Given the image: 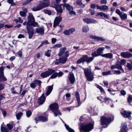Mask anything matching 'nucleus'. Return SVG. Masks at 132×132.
Masks as SVG:
<instances>
[{
	"label": "nucleus",
	"instance_id": "nucleus-42",
	"mask_svg": "<svg viewBox=\"0 0 132 132\" xmlns=\"http://www.w3.org/2000/svg\"><path fill=\"white\" fill-rule=\"evenodd\" d=\"M1 132H8L9 131L8 129L6 127L1 126Z\"/></svg>",
	"mask_w": 132,
	"mask_h": 132
},
{
	"label": "nucleus",
	"instance_id": "nucleus-9",
	"mask_svg": "<svg viewBox=\"0 0 132 132\" xmlns=\"http://www.w3.org/2000/svg\"><path fill=\"white\" fill-rule=\"evenodd\" d=\"M63 7H65L67 10L69 11V13L70 15H75L76 12L73 11V8L69 4L64 3L63 5Z\"/></svg>",
	"mask_w": 132,
	"mask_h": 132
},
{
	"label": "nucleus",
	"instance_id": "nucleus-12",
	"mask_svg": "<svg viewBox=\"0 0 132 132\" xmlns=\"http://www.w3.org/2000/svg\"><path fill=\"white\" fill-rule=\"evenodd\" d=\"M62 18L60 16L56 17L54 21L53 27L55 28L61 21Z\"/></svg>",
	"mask_w": 132,
	"mask_h": 132
},
{
	"label": "nucleus",
	"instance_id": "nucleus-44",
	"mask_svg": "<svg viewBox=\"0 0 132 132\" xmlns=\"http://www.w3.org/2000/svg\"><path fill=\"white\" fill-rule=\"evenodd\" d=\"M88 56L87 55H84L82 57H81L83 62H86L88 59Z\"/></svg>",
	"mask_w": 132,
	"mask_h": 132
},
{
	"label": "nucleus",
	"instance_id": "nucleus-5",
	"mask_svg": "<svg viewBox=\"0 0 132 132\" xmlns=\"http://www.w3.org/2000/svg\"><path fill=\"white\" fill-rule=\"evenodd\" d=\"M28 23L30 24L31 26H33L35 27H39L38 23L35 22L34 17L31 13H29L28 14Z\"/></svg>",
	"mask_w": 132,
	"mask_h": 132
},
{
	"label": "nucleus",
	"instance_id": "nucleus-30",
	"mask_svg": "<svg viewBox=\"0 0 132 132\" xmlns=\"http://www.w3.org/2000/svg\"><path fill=\"white\" fill-rule=\"evenodd\" d=\"M82 0H77L76 2V4L82 8L84 7L85 5L83 4L81 1Z\"/></svg>",
	"mask_w": 132,
	"mask_h": 132
},
{
	"label": "nucleus",
	"instance_id": "nucleus-62",
	"mask_svg": "<svg viewBox=\"0 0 132 132\" xmlns=\"http://www.w3.org/2000/svg\"><path fill=\"white\" fill-rule=\"evenodd\" d=\"M65 96L67 97V98H66V100L68 101H69V98L71 96L70 94L69 93H67L66 94Z\"/></svg>",
	"mask_w": 132,
	"mask_h": 132
},
{
	"label": "nucleus",
	"instance_id": "nucleus-16",
	"mask_svg": "<svg viewBox=\"0 0 132 132\" xmlns=\"http://www.w3.org/2000/svg\"><path fill=\"white\" fill-rule=\"evenodd\" d=\"M121 55L125 58H129L132 57V54L127 52H121Z\"/></svg>",
	"mask_w": 132,
	"mask_h": 132
},
{
	"label": "nucleus",
	"instance_id": "nucleus-47",
	"mask_svg": "<svg viewBox=\"0 0 132 132\" xmlns=\"http://www.w3.org/2000/svg\"><path fill=\"white\" fill-rule=\"evenodd\" d=\"M7 127L9 129V130L11 129L13 127L14 125L12 123L7 124Z\"/></svg>",
	"mask_w": 132,
	"mask_h": 132
},
{
	"label": "nucleus",
	"instance_id": "nucleus-17",
	"mask_svg": "<svg viewBox=\"0 0 132 132\" xmlns=\"http://www.w3.org/2000/svg\"><path fill=\"white\" fill-rule=\"evenodd\" d=\"M75 31L74 28H72L69 30H65L63 32V33L65 35H70L71 34H72Z\"/></svg>",
	"mask_w": 132,
	"mask_h": 132
},
{
	"label": "nucleus",
	"instance_id": "nucleus-11",
	"mask_svg": "<svg viewBox=\"0 0 132 132\" xmlns=\"http://www.w3.org/2000/svg\"><path fill=\"white\" fill-rule=\"evenodd\" d=\"M83 20L84 22L87 24L90 23H98L97 21L92 18H84L83 19Z\"/></svg>",
	"mask_w": 132,
	"mask_h": 132
},
{
	"label": "nucleus",
	"instance_id": "nucleus-37",
	"mask_svg": "<svg viewBox=\"0 0 132 132\" xmlns=\"http://www.w3.org/2000/svg\"><path fill=\"white\" fill-rule=\"evenodd\" d=\"M119 16L121 19L124 20L127 18V15L126 14L124 13L122 14H121Z\"/></svg>",
	"mask_w": 132,
	"mask_h": 132
},
{
	"label": "nucleus",
	"instance_id": "nucleus-18",
	"mask_svg": "<svg viewBox=\"0 0 132 132\" xmlns=\"http://www.w3.org/2000/svg\"><path fill=\"white\" fill-rule=\"evenodd\" d=\"M36 31L38 34L42 35L44 34V29L43 27L37 28L36 29Z\"/></svg>",
	"mask_w": 132,
	"mask_h": 132
},
{
	"label": "nucleus",
	"instance_id": "nucleus-63",
	"mask_svg": "<svg viewBox=\"0 0 132 132\" xmlns=\"http://www.w3.org/2000/svg\"><path fill=\"white\" fill-rule=\"evenodd\" d=\"M126 61L124 59H122L121 61V64L122 65H124L126 63Z\"/></svg>",
	"mask_w": 132,
	"mask_h": 132
},
{
	"label": "nucleus",
	"instance_id": "nucleus-40",
	"mask_svg": "<svg viewBox=\"0 0 132 132\" xmlns=\"http://www.w3.org/2000/svg\"><path fill=\"white\" fill-rule=\"evenodd\" d=\"M92 56L94 57L98 56H100L97 51H95L92 54Z\"/></svg>",
	"mask_w": 132,
	"mask_h": 132
},
{
	"label": "nucleus",
	"instance_id": "nucleus-29",
	"mask_svg": "<svg viewBox=\"0 0 132 132\" xmlns=\"http://www.w3.org/2000/svg\"><path fill=\"white\" fill-rule=\"evenodd\" d=\"M66 50V48L65 47L61 48L60 50L58 55L59 56H61L64 53Z\"/></svg>",
	"mask_w": 132,
	"mask_h": 132
},
{
	"label": "nucleus",
	"instance_id": "nucleus-1",
	"mask_svg": "<svg viewBox=\"0 0 132 132\" xmlns=\"http://www.w3.org/2000/svg\"><path fill=\"white\" fill-rule=\"evenodd\" d=\"M94 121H92L91 122L85 123L80 126L79 130L80 132H89L94 128Z\"/></svg>",
	"mask_w": 132,
	"mask_h": 132
},
{
	"label": "nucleus",
	"instance_id": "nucleus-51",
	"mask_svg": "<svg viewBox=\"0 0 132 132\" xmlns=\"http://www.w3.org/2000/svg\"><path fill=\"white\" fill-rule=\"evenodd\" d=\"M26 114L27 117H29L31 114V112L30 110H28L26 112Z\"/></svg>",
	"mask_w": 132,
	"mask_h": 132
},
{
	"label": "nucleus",
	"instance_id": "nucleus-56",
	"mask_svg": "<svg viewBox=\"0 0 132 132\" xmlns=\"http://www.w3.org/2000/svg\"><path fill=\"white\" fill-rule=\"evenodd\" d=\"M23 24L24 26L27 25V27L28 25L30 26V27H32L31 26L30 24L28 23V22L25 21L23 23Z\"/></svg>",
	"mask_w": 132,
	"mask_h": 132
},
{
	"label": "nucleus",
	"instance_id": "nucleus-28",
	"mask_svg": "<svg viewBox=\"0 0 132 132\" xmlns=\"http://www.w3.org/2000/svg\"><path fill=\"white\" fill-rule=\"evenodd\" d=\"M47 90L46 93V96L49 95L53 89V85L51 86H48L47 87Z\"/></svg>",
	"mask_w": 132,
	"mask_h": 132
},
{
	"label": "nucleus",
	"instance_id": "nucleus-31",
	"mask_svg": "<svg viewBox=\"0 0 132 132\" xmlns=\"http://www.w3.org/2000/svg\"><path fill=\"white\" fill-rule=\"evenodd\" d=\"M7 79L4 76L3 73L0 74V82L5 81Z\"/></svg>",
	"mask_w": 132,
	"mask_h": 132
},
{
	"label": "nucleus",
	"instance_id": "nucleus-27",
	"mask_svg": "<svg viewBox=\"0 0 132 132\" xmlns=\"http://www.w3.org/2000/svg\"><path fill=\"white\" fill-rule=\"evenodd\" d=\"M96 16H100L101 17H104L106 19H109V17L108 15L102 12L97 13Z\"/></svg>",
	"mask_w": 132,
	"mask_h": 132
},
{
	"label": "nucleus",
	"instance_id": "nucleus-43",
	"mask_svg": "<svg viewBox=\"0 0 132 132\" xmlns=\"http://www.w3.org/2000/svg\"><path fill=\"white\" fill-rule=\"evenodd\" d=\"M34 82L35 84L37 86L40 85L41 83V82L39 80L36 79L34 81Z\"/></svg>",
	"mask_w": 132,
	"mask_h": 132
},
{
	"label": "nucleus",
	"instance_id": "nucleus-45",
	"mask_svg": "<svg viewBox=\"0 0 132 132\" xmlns=\"http://www.w3.org/2000/svg\"><path fill=\"white\" fill-rule=\"evenodd\" d=\"M64 57L67 59V57H68L70 55L69 51H67L64 53Z\"/></svg>",
	"mask_w": 132,
	"mask_h": 132
},
{
	"label": "nucleus",
	"instance_id": "nucleus-32",
	"mask_svg": "<svg viewBox=\"0 0 132 132\" xmlns=\"http://www.w3.org/2000/svg\"><path fill=\"white\" fill-rule=\"evenodd\" d=\"M102 74L103 76L111 75L113 74V73L112 72V71L109 70L107 71L102 72Z\"/></svg>",
	"mask_w": 132,
	"mask_h": 132
},
{
	"label": "nucleus",
	"instance_id": "nucleus-41",
	"mask_svg": "<svg viewBox=\"0 0 132 132\" xmlns=\"http://www.w3.org/2000/svg\"><path fill=\"white\" fill-rule=\"evenodd\" d=\"M23 115V113L22 112H20L16 114V119L18 120H19Z\"/></svg>",
	"mask_w": 132,
	"mask_h": 132
},
{
	"label": "nucleus",
	"instance_id": "nucleus-64",
	"mask_svg": "<svg viewBox=\"0 0 132 132\" xmlns=\"http://www.w3.org/2000/svg\"><path fill=\"white\" fill-rule=\"evenodd\" d=\"M101 4H106L107 3L106 0H101L100 2Z\"/></svg>",
	"mask_w": 132,
	"mask_h": 132
},
{
	"label": "nucleus",
	"instance_id": "nucleus-14",
	"mask_svg": "<svg viewBox=\"0 0 132 132\" xmlns=\"http://www.w3.org/2000/svg\"><path fill=\"white\" fill-rule=\"evenodd\" d=\"M96 7L97 9L100 10L101 11H103L104 12H105L108 9V7L106 5L100 6L97 4L96 5Z\"/></svg>",
	"mask_w": 132,
	"mask_h": 132
},
{
	"label": "nucleus",
	"instance_id": "nucleus-7",
	"mask_svg": "<svg viewBox=\"0 0 132 132\" xmlns=\"http://www.w3.org/2000/svg\"><path fill=\"white\" fill-rule=\"evenodd\" d=\"M61 0H55L56 4L55 3L54 4V5L53 7L55 8V9L57 12L58 13H62L63 12L62 7L61 6L63 5L62 4L61 5H57V4L59 3Z\"/></svg>",
	"mask_w": 132,
	"mask_h": 132
},
{
	"label": "nucleus",
	"instance_id": "nucleus-24",
	"mask_svg": "<svg viewBox=\"0 0 132 132\" xmlns=\"http://www.w3.org/2000/svg\"><path fill=\"white\" fill-rule=\"evenodd\" d=\"M43 2L40 1L42 6L44 7V8L47 7L48 6L50 5L49 0H42Z\"/></svg>",
	"mask_w": 132,
	"mask_h": 132
},
{
	"label": "nucleus",
	"instance_id": "nucleus-52",
	"mask_svg": "<svg viewBox=\"0 0 132 132\" xmlns=\"http://www.w3.org/2000/svg\"><path fill=\"white\" fill-rule=\"evenodd\" d=\"M62 46V45L61 44H57L54 45L53 47V48H55L56 47L60 48Z\"/></svg>",
	"mask_w": 132,
	"mask_h": 132
},
{
	"label": "nucleus",
	"instance_id": "nucleus-58",
	"mask_svg": "<svg viewBox=\"0 0 132 132\" xmlns=\"http://www.w3.org/2000/svg\"><path fill=\"white\" fill-rule=\"evenodd\" d=\"M36 86L35 85V84L34 82L33 83H31L30 85V87L33 89H34Z\"/></svg>",
	"mask_w": 132,
	"mask_h": 132
},
{
	"label": "nucleus",
	"instance_id": "nucleus-36",
	"mask_svg": "<svg viewBox=\"0 0 132 132\" xmlns=\"http://www.w3.org/2000/svg\"><path fill=\"white\" fill-rule=\"evenodd\" d=\"M64 126L66 129L68 130L69 132H75V131L73 129L70 128L69 126L67 125L66 123L64 124Z\"/></svg>",
	"mask_w": 132,
	"mask_h": 132
},
{
	"label": "nucleus",
	"instance_id": "nucleus-53",
	"mask_svg": "<svg viewBox=\"0 0 132 132\" xmlns=\"http://www.w3.org/2000/svg\"><path fill=\"white\" fill-rule=\"evenodd\" d=\"M127 101L129 103L131 102L132 101V96L130 95L128 97V99Z\"/></svg>",
	"mask_w": 132,
	"mask_h": 132
},
{
	"label": "nucleus",
	"instance_id": "nucleus-4",
	"mask_svg": "<svg viewBox=\"0 0 132 132\" xmlns=\"http://www.w3.org/2000/svg\"><path fill=\"white\" fill-rule=\"evenodd\" d=\"M50 108L54 113V116H57L58 115H61V113L59 110L58 105L56 103L52 104L50 106Z\"/></svg>",
	"mask_w": 132,
	"mask_h": 132
},
{
	"label": "nucleus",
	"instance_id": "nucleus-57",
	"mask_svg": "<svg viewBox=\"0 0 132 132\" xmlns=\"http://www.w3.org/2000/svg\"><path fill=\"white\" fill-rule=\"evenodd\" d=\"M44 11L45 13L49 15H50L51 14V12L47 10H44Z\"/></svg>",
	"mask_w": 132,
	"mask_h": 132
},
{
	"label": "nucleus",
	"instance_id": "nucleus-22",
	"mask_svg": "<svg viewBox=\"0 0 132 132\" xmlns=\"http://www.w3.org/2000/svg\"><path fill=\"white\" fill-rule=\"evenodd\" d=\"M90 37L91 38L96 40L98 41H104L105 40V39L102 37L95 36L90 35Z\"/></svg>",
	"mask_w": 132,
	"mask_h": 132
},
{
	"label": "nucleus",
	"instance_id": "nucleus-54",
	"mask_svg": "<svg viewBox=\"0 0 132 132\" xmlns=\"http://www.w3.org/2000/svg\"><path fill=\"white\" fill-rule=\"evenodd\" d=\"M51 51L50 50H48L45 53V55L48 57H49L50 55V53Z\"/></svg>",
	"mask_w": 132,
	"mask_h": 132
},
{
	"label": "nucleus",
	"instance_id": "nucleus-38",
	"mask_svg": "<svg viewBox=\"0 0 132 132\" xmlns=\"http://www.w3.org/2000/svg\"><path fill=\"white\" fill-rule=\"evenodd\" d=\"M13 26H9L7 24L4 25V24L2 23L0 24V29L5 27L6 28H10Z\"/></svg>",
	"mask_w": 132,
	"mask_h": 132
},
{
	"label": "nucleus",
	"instance_id": "nucleus-26",
	"mask_svg": "<svg viewBox=\"0 0 132 132\" xmlns=\"http://www.w3.org/2000/svg\"><path fill=\"white\" fill-rule=\"evenodd\" d=\"M128 130L127 127V125L125 123H123L122 124V127L120 130L121 132H127Z\"/></svg>",
	"mask_w": 132,
	"mask_h": 132
},
{
	"label": "nucleus",
	"instance_id": "nucleus-55",
	"mask_svg": "<svg viewBox=\"0 0 132 132\" xmlns=\"http://www.w3.org/2000/svg\"><path fill=\"white\" fill-rule=\"evenodd\" d=\"M82 62H83V61L82 58H81L80 59L77 60L76 63L77 64H80V63H81Z\"/></svg>",
	"mask_w": 132,
	"mask_h": 132
},
{
	"label": "nucleus",
	"instance_id": "nucleus-20",
	"mask_svg": "<svg viewBox=\"0 0 132 132\" xmlns=\"http://www.w3.org/2000/svg\"><path fill=\"white\" fill-rule=\"evenodd\" d=\"M101 56L106 59H111L113 58V55L111 53H108L102 54Z\"/></svg>",
	"mask_w": 132,
	"mask_h": 132
},
{
	"label": "nucleus",
	"instance_id": "nucleus-13",
	"mask_svg": "<svg viewBox=\"0 0 132 132\" xmlns=\"http://www.w3.org/2000/svg\"><path fill=\"white\" fill-rule=\"evenodd\" d=\"M34 120L36 121V123H37V122L39 121L43 122H46L47 120L48 119L47 118L42 116H40L35 118Z\"/></svg>",
	"mask_w": 132,
	"mask_h": 132
},
{
	"label": "nucleus",
	"instance_id": "nucleus-46",
	"mask_svg": "<svg viewBox=\"0 0 132 132\" xmlns=\"http://www.w3.org/2000/svg\"><path fill=\"white\" fill-rule=\"evenodd\" d=\"M53 73V74L50 77V78L51 79H54L57 76V73L55 72Z\"/></svg>",
	"mask_w": 132,
	"mask_h": 132
},
{
	"label": "nucleus",
	"instance_id": "nucleus-21",
	"mask_svg": "<svg viewBox=\"0 0 132 132\" xmlns=\"http://www.w3.org/2000/svg\"><path fill=\"white\" fill-rule=\"evenodd\" d=\"M76 97L78 105V106H76V107H78L80 106L81 103V102L80 100L79 94L78 92H76Z\"/></svg>",
	"mask_w": 132,
	"mask_h": 132
},
{
	"label": "nucleus",
	"instance_id": "nucleus-23",
	"mask_svg": "<svg viewBox=\"0 0 132 132\" xmlns=\"http://www.w3.org/2000/svg\"><path fill=\"white\" fill-rule=\"evenodd\" d=\"M69 78L71 83L72 84H73L75 81V78L73 73H69Z\"/></svg>",
	"mask_w": 132,
	"mask_h": 132
},
{
	"label": "nucleus",
	"instance_id": "nucleus-10",
	"mask_svg": "<svg viewBox=\"0 0 132 132\" xmlns=\"http://www.w3.org/2000/svg\"><path fill=\"white\" fill-rule=\"evenodd\" d=\"M27 31L29 35V38L31 39L34 35V30L32 27L28 25L27 27Z\"/></svg>",
	"mask_w": 132,
	"mask_h": 132
},
{
	"label": "nucleus",
	"instance_id": "nucleus-61",
	"mask_svg": "<svg viewBox=\"0 0 132 132\" xmlns=\"http://www.w3.org/2000/svg\"><path fill=\"white\" fill-rule=\"evenodd\" d=\"M96 5L95 4H92L90 5V7L92 9H95L96 7Z\"/></svg>",
	"mask_w": 132,
	"mask_h": 132
},
{
	"label": "nucleus",
	"instance_id": "nucleus-59",
	"mask_svg": "<svg viewBox=\"0 0 132 132\" xmlns=\"http://www.w3.org/2000/svg\"><path fill=\"white\" fill-rule=\"evenodd\" d=\"M104 101L105 102H109V101H112V100L109 98L105 97L104 99Z\"/></svg>",
	"mask_w": 132,
	"mask_h": 132
},
{
	"label": "nucleus",
	"instance_id": "nucleus-15",
	"mask_svg": "<svg viewBox=\"0 0 132 132\" xmlns=\"http://www.w3.org/2000/svg\"><path fill=\"white\" fill-rule=\"evenodd\" d=\"M122 115L124 117L126 118H128L129 119L131 118V117L130 115L131 114V112L129 111H124L122 112H121Z\"/></svg>",
	"mask_w": 132,
	"mask_h": 132
},
{
	"label": "nucleus",
	"instance_id": "nucleus-49",
	"mask_svg": "<svg viewBox=\"0 0 132 132\" xmlns=\"http://www.w3.org/2000/svg\"><path fill=\"white\" fill-rule=\"evenodd\" d=\"M112 72H114L113 73V74H116V75H119L121 73V72L118 70H112Z\"/></svg>",
	"mask_w": 132,
	"mask_h": 132
},
{
	"label": "nucleus",
	"instance_id": "nucleus-2",
	"mask_svg": "<svg viewBox=\"0 0 132 132\" xmlns=\"http://www.w3.org/2000/svg\"><path fill=\"white\" fill-rule=\"evenodd\" d=\"M112 119L113 120V116L111 115H109L107 116H102L101 117V125H105L106 127H103V128L107 127L108 125L111 121Z\"/></svg>",
	"mask_w": 132,
	"mask_h": 132
},
{
	"label": "nucleus",
	"instance_id": "nucleus-50",
	"mask_svg": "<svg viewBox=\"0 0 132 132\" xmlns=\"http://www.w3.org/2000/svg\"><path fill=\"white\" fill-rule=\"evenodd\" d=\"M126 67L130 70H132V66L130 64L127 63L126 65Z\"/></svg>",
	"mask_w": 132,
	"mask_h": 132
},
{
	"label": "nucleus",
	"instance_id": "nucleus-3",
	"mask_svg": "<svg viewBox=\"0 0 132 132\" xmlns=\"http://www.w3.org/2000/svg\"><path fill=\"white\" fill-rule=\"evenodd\" d=\"M82 69L87 80L90 81H92L94 78V75L91 69L89 68H83Z\"/></svg>",
	"mask_w": 132,
	"mask_h": 132
},
{
	"label": "nucleus",
	"instance_id": "nucleus-25",
	"mask_svg": "<svg viewBox=\"0 0 132 132\" xmlns=\"http://www.w3.org/2000/svg\"><path fill=\"white\" fill-rule=\"evenodd\" d=\"M45 99V98L44 96V94H43L38 99V102L39 104H42L44 102Z\"/></svg>",
	"mask_w": 132,
	"mask_h": 132
},
{
	"label": "nucleus",
	"instance_id": "nucleus-35",
	"mask_svg": "<svg viewBox=\"0 0 132 132\" xmlns=\"http://www.w3.org/2000/svg\"><path fill=\"white\" fill-rule=\"evenodd\" d=\"M116 68L118 69H120L121 70L122 73H124V70L122 69V67L121 65L118 63H117L116 64Z\"/></svg>",
	"mask_w": 132,
	"mask_h": 132
},
{
	"label": "nucleus",
	"instance_id": "nucleus-8",
	"mask_svg": "<svg viewBox=\"0 0 132 132\" xmlns=\"http://www.w3.org/2000/svg\"><path fill=\"white\" fill-rule=\"evenodd\" d=\"M67 60V59L63 56L60 57L59 59H56L53 62L54 63L55 65H58L60 63L62 64L65 63Z\"/></svg>",
	"mask_w": 132,
	"mask_h": 132
},
{
	"label": "nucleus",
	"instance_id": "nucleus-6",
	"mask_svg": "<svg viewBox=\"0 0 132 132\" xmlns=\"http://www.w3.org/2000/svg\"><path fill=\"white\" fill-rule=\"evenodd\" d=\"M55 71L54 70L48 69L47 71L41 73L40 76L43 78H46L49 76Z\"/></svg>",
	"mask_w": 132,
	"mask_h": 132
},
{
	"label": "nucleus",
	"instance_id": "nucleus-33",
	"mask_svg": "<svg viewBox=\"0 0 132 132\" xmlns=\"http://www.w3.org/2000/svg\"><path fill=\"white\" fill-rule=\"evenodd\" d=\"M89 27L87 26H84L82 29V31L84 32H87L89 30Z\"/></svg>",
	"mask_w": 132,
	"mask_h": 132
},
{
	"label": "nucleus",
	"instance_id": "nucleus-34",
	"mask_svg": "<svg viewBox=\"0 0 132 132\" xmlns=\"http://www.w3.org/2000/svg\"><path fill=\"white\" fill-rule=\"evenodd\" d=\"M104 49V47H102L98 48L97 50L98 53L100 56H101V55L102 54H101L103 52V51Z\"/></svg>",
	"mask_w": 132,
	"mask_h": 132
},
{
	"label": "nucleus",
	"instance_id": "nucleus-48",
	"mask_svg": "<svg viewBox=\"0 0 132 132\" xmlns=\"http://www.w3.org/2000/svg\"><path fill=\"white\" fill-rule=\"evenodd\" d=\"M94 58L93 57H88V59L87 61V63H89L90 62H92L94 60Z\"/></svg>",
	"mask_w": 132,
	"mask_h": 132
},
{
	"label": "nucleus",
	"instance_id": "nucleus-60",
	"mask_svg": "<svg viewBox=\"0 0 132 132\" xmlns=\"http://www.w3.org/2000/svg\"><path fill=\"white\" fill-rule=\"evenodd\" d=\"M116 13L118 14L119 16L121 15V14H122V12H121L119 10V9H117L116 11Z\"/></svg>",
	"mask_w": 132,
	"mask_h": 132
},
{
	"label": "nucleus",
	"instance_id": "nucleus-19",
	"mask_svg": "<svg viewBox=\"0 0 132 132\" xmlns=\"http://www.w3.org/2000/svg\"><path fill=\"white\" fill-rule=\"evenodd\" d=\"M44 8V7L42 5L40 2L38 4L37 6L32 8V10L34 11H37L39 10Z\"/></svg>",
	"mask_w": 132,
	"mask_h": 132
},
{
	"label": "nucleus",
	"instance_id": "nucleus-39",
	"mask_svg": "<svg viewBox=\"0 0 132 132\" xmlns=\"http://www.w3.org/2000/svg\"><path fill=\"white\" fill-rule=\"evenodd\" d=\"M27 11V9H25V11H21L20 12V15L23 17L25 16Z\"/></svg>",
	"mask_w": 132,
	"mask_h": 132
}]
</instances>
